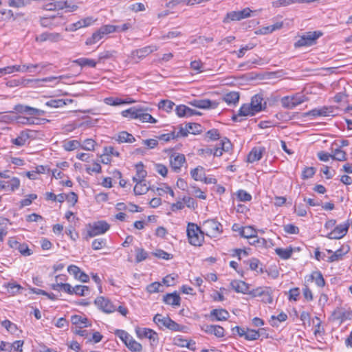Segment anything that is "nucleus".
I'll return each instance as SVG.
<instances>
[{"instance_id":"0eeeda50","label":"nucleus","mask_w":352,"mask_h":352,"mask_svg":"<svg viewBox=\"0 0 352 352\" xmlns=\"http://www.w3.org/2000/svg\"><path fill=\"white\" fill-rule=\"evenodd\" d=\"M274 289L270 287H258L252 289L249 294L252 297H262L261 301L264 303H272Z\"/></svg>"},{"instance_id":"f8f14e48","label":"nucleus","mask_w":352,"mask_h":352,"mask_svg":"<svg viewBox=\"0 0 352 352\" xmlns=\"http://www.w3.org/2000/svg\"><path fill=\"white\" fill-rule=\"evenodd\" d=\"M135 333L138 338L140 339L148 338L150 340L151 345H156L158 342V334L151 329L136 327Z\"/></svg>"},{"instance_id":"c85d7f7f","label":"nucleus","mask_w":352,"mask_h":352,"mask_svg":"<svg viewBox=\"0 0 352 352\" xmlns=\"http://www.w3.org/2000/svg\"><path fill=\"white\" fill-rule=\"evenodd\" d=\"M163 301L167 305L172 306H179L181 298L177 292H173L170 294H166L165 296H164Z\"/></svg>"},{"instance_id":"774afa93","label":"nucleus","mask_w":352,"mask_h":352,"mask_svg":"<svg viewBox=\"0 0 352 352\" xmlns=\"http://www.w3.org/2000/svg\"><path fill=\"white\" fill-rule=\"evenodd\" d=\"M8 292L12 295L19 293L20 290L23 289V287L15 283H8L7 285Z\"/></svg>"},{"instance_id":"b1692460","label":"nucleus","mask_w":352,"mask_h":352,"mask_svg":"<svg viewBox=\"0 0 352 352\" xmlns=\"http://www.w3.org/2000/svg\"><path fill=\"white\" fill-rule=\"evenodd\" d=\"M231 148V142L228 138H225L221 140L219 146L213 150V155L214 156L220 157L223 155V152H228Z\"/></svg>"},{"instance_id":"39448f33","label":"nucleus","mask_w":352,"mask_h":352,"mask_svg":"<svg viewBox=\"0 0 352 352\" xmlns=\"http://www.w3.org/2000/svg\"><path fill=\"white\" fill-rule=\"evenodd\" d=\"M110 228L109 224L104 221H98L89 224L86 239L97 235L104 234Z\"/></svg>"},{"instance_id":"7ed1b4c3","label":"nucleus","mask_w":352,"mask_h":352,"mask_svg":"<svg viewBox=\"0 0 352 352\" xmlns=\"http://www.w3.org/2000/svg\"><path fill=\"white\" fill-rule=\"evenodd\" d=\"M308 98L301 93H297L292 96H284L280 100L283 107L288 109H292L296 106L307 101Z\"/></svg>"},{"instance_id":"5fc2aeb1","label":"nucleus","mask_w":352,"mask_h":352,"mask_svg":"<svg viewBox=\"0 0 352 352\" xmlns=\"http://www.w3.org/2000/svg\"><path fill=\"white\" fill-rule=\"evenodd\" d=\"M287 319V315L284 312H281L277 316H272L270 322L273 327H275V326H278V324L276 322V320L278 322H284Z\"/></svg>"},{"instance_id":"052dcab7","label":"nucleus","mask_w":352,"mask_h":352,"mask_svg":"<svg viewBox=\"0 0 352 352\" xmlns=\"http://www.w3.org/2000/svg\"><path fill=\"white\" fill-rule=\"evenodd\" d=\"M30 3V0H8V5L13 8H22Z\"/></svg>"},{"instance_id":"f257e3e1","label":"nucleus","mask_w":352,"mask_h":352,"mask_svg":"<svg viewBox=\"0 0 352 352\" xmlns=\"http://www.w3.org/2000/svg\"><path fill=\"white\" fill-rule=\"evenodd\" d=\"M188 240L194 246H201L204 241V232L196 223H188L186 228Z\"/></svg>"},{"instance_id":"1a4fd4ad","label":"nucleus","mask_w":352,"mask_h":352,"mask_svg":"<svg viewBox=\"0 0 352 352\" xmlns=\"http://www.w3.org/2000/svg\"><path fill=\"white\" fill-rule=\"evenodd\" d=\"M252 12V11L249 8H245L239 11H232L228 12L223 19V23H228L230 21H241L250 17Z\"/></svg>"},{"instance_id":"3c124183","label":"nucleus","mask_w":352,"mask_h":352,"mask_svg":"<svg viewBox=\"0 0 352 352\" xmlns=\"http://www.w3.org/2000/svg\"><path fill=\"white\" fill-rule=\"evenodd\" d=\"M45 104L50 107L58 108L66 105L67 103L63 99H53L47 101Z\"/></svg>"},{"instance_id":"4d7b16f0","label":"nucleus","mask_w":352,"mask_h":352,"mask_svg":"<svg viewBox=\"0 0 352 352\" xmlns=\"http://www.w3.org/2000/svg\"><path fill=\"white\" fill-rule=\"evenodd\" d=\"M74 294L80 296H84L86 294V292H89V288L87 286L85 285H76L74 287Z\"/></svg>"},{"instance_id":"e2e57ef3","label":"nucleus","mask_w":352,"mask_h":352,"mask_svg":"<svg viewBox=\"0 0 352 352\" xmlns=\"http://www.w3.org/2000/svg\"><path fill=\"white\" fill-rule=\"evenodd\" d=\"M186 126L190 130V133L195 135L199 134L202 131L201 126L197 123H188L186 124Z\"/></svg>"},{"instance_id":"ddd939ff","label":"nucleus","mask_w":352,"mask_h":352,"mask_svg":"<svg viewBox=\"0 0 352 352\" xmlns=\"http://www.w3.org/2000/svg\"><path fill=\"white\" fill-rule=\"evenodd\" d=\"M350 226V221L339 224L336 226L329 233L327 234V237L330 239H340L344 236Z\"/></svg>"},{"instance_id":"680f3d73","label":"nucleus","mask_w":352,"mask_h":352,"mask_svg":"<svg viewBox=\"0 0 352 352\" xmlns=\"http://www.w3.org/2000/svg\"><path fill=\"white\" fill-rule=\"evenodd\" d=\"M107 241L104 239H96L94 240L91 244V247L94 250H99L102 248L105 247Z\"/></svg>"},{"instance_id":"9b49d317","label":"nucleus","mask_w":352,"mask_h":352,"mask_svg":"<svg viewBox=\"0 0 352 352\" xmlns=\"http://www.w3.org/2000/svg\"><path fill=\"white\" fill-rule=\"evenodd\" d=\"M43 8L50 11L66 8L67 12H73L78 8V6L67 1H58L45 4L43 6Z\"/></svg>"},{"instance_id":"58836bf2","label":"nucleus","mask_w":352,"mask_h":352,"mask_svg":"<svg viewBox=\"0 0 352 352\" xmlns=\"http://www.w3.org/2000/svg\"><path fill=\"white\" fill-rule=\"evenodd\" d=\"M232 288L236 292L245 294L248 289L247 284L242 280H234L230 283Z\"/></svg>"},{"instance_id":"603ef678","label":"nucleus","mask_w":352,"mask_h":352,"mask_svg":"<svg viewBox=\"0 0 352 352\" xmlns=\"http://www.w3.org/2000/svg\"><path fill=\"white\" fill-rule=\"evenodd\" d=\"M170 317L168 316H163L162 314H157L153 317V322L160 327L162 328L164 325L166 320H168Z\"/></svg>"},{"instance_id":"bf43d9fd","label":"nucleus","mask_w":352,"mask_h":352,"mask_svg":"<svg viewBox=\"0 0 352 352\" xmlns=\"http://www.w3.org/2000/svg\"><path fill=\"white\" fill-rule=\"evenodd\" d=\"M259 336L260 334L258 331L248 329L247 331H245L244 337L247 340H256Z\"/></svg>"},{"instance_id":"dca6fc26","label":"nucleus","mask_w":352,"mask_h":352,"mask_svg":"<svg viewBox=\"0 0 352 352\" xmlns=\"http://www.w3.org/2000/svg\"><path fill=\"white\" fill-rule=\"evenodd\" d=\"M189 104L202 109H215L219 105V102L209 99H195L190 101Z\"/></svg>"},{"instance_id":"c756f323","label":"nucleus","mask_w":352,"mask_h":352,"mask_svg":"<svg viewBox=\"0 0 352 352\" xmlns=\"http://www.w3.org/2000/svg\"><path fill=\"white\" fill-rule=\"evenodd\" d=\"M264 151V148H253L248 155V162L253 163L254 162L258 161L261 159Z\"/></svg>"},{"instance_id":"20e7f679","label":"nucleus","mask_w":352,"mask_h":352,"mask_svg":"<svg viewBox=\"0 0 352 352\" xmlns=\"http://www.w3.org/2000/svg\"><path fill=\"white\" fill-rule=\"evenodd\" d=\"M322 35V33L320 31L306 32L294 43V47L298 48L305 46H311L316 43V40Z\"/></svg>"},{"instance_id":"c9c22d12","label":"nucleus","mask_w":352,"mask_h":352,"mask_svg":"<svg viewBox=\"0 0 352 352\" xmlns=\"http://www.w3.org/2000/svg\"><path fill=\"white\" fill-rule=\"evenodd\" d=\"M73 63L82 67H89L94 68L96 66L97 62L94 59L87 58H80L73 60Z\"/></svg>"},{"instance_id":"473e14b6","label":"nucleus","mask_w":352,"mask_h":352,"mask_svg":"<svg viewBox=\"0 0 352 352\" xmlns=\"http://www.w3.org/2000/svg\"><path fill=\"white\" fill-rule=\"evenodd\" d=\"M71 322L73 324L80 328L91 326L88 319L79 315H74L71 316Z\"/></svg>"},{"instance_id":"aec40b11","label":"nucleus","mask_w":352,"mask_h":352,"mask_svg":"<svg viewBox=\"0 0 352 352\" xmlns=\"http://www.w3.org/2000/svg\"><path fill=\"white\" fill-rule=\"evenodd\" d=\"M256 113H257L253 109V107L248 104H243L239 109L238 114L233 115L232 117V120L234 122H241V120H239L238 117L239 116H253Z\"/></svg>"},{"instance_id":"ea45409f","label":"nucleus","mask_w":352,"mask_h":352,"mask_svg":"<svg viewBox=\"0 0 352 352\" xmlns=\"http://www.w3.org/2000/svg\"><path fill=\"white\" fill-rule=\"evenodd\" d=\"M65 76H50L43 78H37L35 80V86L36 87H42L44 82H52L54 81H56L57 80H61L65 78Z\"/></svg>"},{"instance_id":"cd10ccee","label":"nucleus","mask_w":352,"mask_h":352,"mask_svg":"<svg viewBox=\"0 0 352 352\" xmlns=\"http://www.w3.org/2000/svg\"><path fill=\"white\" fill-rule=\"evenodd\" d=\"M104 103L111 106H118L124 104H131L135 101L131 100L130 98L126 99H122L120 98L109 97L104 100Z\"/></svg>"},{"instance_id":"f3484780","label":"nucleus","mask_w":352,"mask_h":352,"mask_svg":"<svg viewBox=\"0 0 352 352\" xmlns=\"http://www.w3.org/2000/svg\"><path fill=\"white\" fill-rule=\"evenodd\" d=\"M185 162L186 157L184 154L174 153L170 157V164L175 172H179Z\"/></svg>"},{"instance_id":"6e6d98bb","label":"nucleus","mask_w":352,"mask_h":352,"mask_svg":"<svg viewBox=\"0 0 352 352\" xmlns=\"http://www.w3.org/2000/svg\"><path fill=\"white\" fill-rule=\"evenodd\" d=\"M331 158L338 161H345L346 160V153L340 148H336L331 155Z\"/></svg>"},{"instance_id":"79ce46f5","label":"nucleus","mask_w":352,"mask_h":352,"mask_svg":"<svg viewBox=\"0 0 352 352\" xmlns=\"http://www.w3.org/2000/svg\"><path fill=\"white\" fill-rule=\"evenodd\" d=\"M117 140L119 142H126V143H133L135 141V138L133 135L126 131H121L118 135Z\"/></svg>"},{"instance_id":"2f4dec72","label":"nucleus","mask_w":352,"mask_h":352,"mask_svg":"<svg viewBox=\"0 0 352 352\" xmlns=\"http://www.w3.org/2000/svg\"><path fill=\"white\" fill-rule=\"evenodd\" d=\"M240 235L246 239H255L257 237V232L252 226L239 228Z\"/></svg>"},{"instance_id":"4468645a","label":"nucleus","mask_w":352,"mask_h":352,"mask_svg":"<svg viewBox=\"0 0 352 352\" xmlns=\"http://www.w3.org/2000/svg\"><path fill=\"white\" fill-rule=\"evenodd\" d=\"M94 304L99 309L106 314H111L116 311V306L113 304L110 299L104 296L96 298Z\"/></svg>"},{"instance_id":"37998d69","label":"nucleus","mask_w":352,"mask_h":352,"mask_svg":"<svg viewBox=\"0 0 352 352\" xmlns=\"http://www.w3.org/2000/svg\"><path fill=\"white\" fill-rule=\"evenodd\" d=\"M163 327H166L171 331H183L185 329L184 326L180 325L174 320H173L170 318L168 320H166Z\"/></svg>"},{"instance_id":"393cba45","label":"nucleus","mask_w":352,"mask_h":352,"mask_svg":"<svg viewBox=\"0 0 352 352\" xmlns=\"http://www.w3.org/2000/svg\"><path fill=\"white\" fill-rule=\"evenodd\" d=\"M263 98L262 94H256L252 96L250 103L254 111L258 113L263 110L266 107V102L263 103Z\"/></svg>"},{"instance_id":"5701e85b","label":"nucleus","mask_w":352,"mask_h":352,"mask_svg":"<svg viewBox=\"0 0 352 352\" xmlns=\"http://www.w3.org/2000/svg\"><path fill=\"white\" fill-rule=\"evenodd\" d=\"M349 246H346V247L342 246L340 248H339L338 250H337L336 251H335L334 252H333V251L331 250H327V252L329 254H332L331 256H329L328 258L327 261L329 263H333L335 261H340L342 258L343 256L345 255L349 252Z\"/></svg>"},{"instance_id":"8fccbe9b","label":"nucleus","mask_w":352,"mask_h":352,"mask_svg":"<svg viewBox=\"0 0 352 352\" xmlns=\"http://www.w3.org/2000/svg\"><path fill=\"white\" fill-rule=\"evenodd\" d=\"M136 256H135V261L137 263H140L148 258V253L144 250L143 248H137L135 250Z\"/></svg>"},{"instance_id":"6ab92c4d","label":"nucleus","mask_w":352,"mask_h":352,"mask_svg":"<svg viewBox=\"0 0 352 352\" xmlns=\"http://www.w3.org/2000/svg\"><path fill=\"white\" fill-rule=\"evenodd\" d=\"M23 345V340H16L13 343L10 344L5 341L0 342V350L3 351L12 352V350L15 351H22V347Z\"/></svg>"},{"instance_id":"9d476101","label":"nucleus","mask_w":352,"mask_h":352,"mask_svg":"<svg viewBox=\"0 0 352 352\" xmlns=\"http://www.w3.org/2000/svg\"><path fill=\"white\" fill-rule=\"evenodd\" d=\"M157 50V47L155 45L146 46L142 48L133 50L131 53L129 58L130 59V61L133 63H138L140 60L144 58L148 54L156 51Z\"/></svg>"},{"instance_id":"bb28decb","label":"nucleus","mask_w":352,"mask_h":352,"mask_svg":"<svg viewBox=\"0 0 352 352\" xmlns=\"http://www.w3.org/2000/svg\"><path fill=\"white\" fill-rule=\"evenodd\" d=\"M30 138V131L25 130L20 132L19 135L11 140V142L18 147L24 146Z\"/></svg>"},{"instance_id":"e433bc0d","label":"nucleus","mask_w":352,"mask_h":352,"mask_svg":"<svg viewBox=\"0 0 352 352\" xmlns=\"http://www.w3.org/2000/svg\"><path fill=\"white\" fill-rule=\"evenodd\" d=\"M275 252L281 259L287 260L291 257L293 248L291 246L285 249L277 248L275 249Z\"/></svg>"},{"instance_id":"72a5a7b5","label":"nucleus","mask_w":352,"mask_h":352,"mask_svg":"<svg viewBox=\"0 0 352 352\" xmlns=\"http://www.w3.org/2000/svg\"><path fill=\"white\" fill-rule=\"evenodd\" d=\"M223 100L228 104L236 105L239 100V94L236 91H231L223 96Z\"/></svg>"},{"instance_id":"412c9836","label":"nucleus","mask_w":352,"mask_h":352,"mask_svg":"<svg viewBox=\"0 0 352 352\" xmlns=\"http://www.w3.org/2000/svg\"><path fill=\"white\" fill-rule=\"evenodd\" d=\"M62 36L60 33L43 32L36 37V41L38 42H58L62 40Z\"/></svg>"},{"instance_id":"c03bdc74","label":"nucleus","mask_w":352,"mask_h":352,"mask_svg":"<svg viewBox=\"0 0 352 352\" xmlns=\"http://www.w3.org/2000/svg\"><path fill=\"white\" fill-rule=\"evenodd\" d=\"M140 109L131 107L122 111L121 114L123 117L129 118L131 119H138Z\"/></svg>"},{"instance_id":"a18cd8bd","label":"nucleus","mask_w":352,"mask_h":352,"mask_svg":"<svg viewBox=\"0 0 352 352\" xmlns=\"http://www.w3.org/2000/svg\"><path fill=\"white\" fill-rule=\"evenodd\" d=\"M138 119H140L142 122H157V120L155 118H154L151 114L144 112V111L142 109H140V112L139 113Z\"/></svg>"},{"instance_id":"2eb2a0df","label":"nucleus","mask_w":352,"mask_h":352,"mask_svg":"<svg viewBox=\"0 0 352 352\" xmlns=\"http://www.w3.org/2000/svg\"><path fill=\"white\" fill-rule=\"evenodd\" d=\"M65 21L64 18L61 15H52L41 17L40 23L45 28H54L63 24Z\"/></svg>"},{"instance_id":"69168bd1","label":"nucleus","mask_w":352,"mask_h":352,"mask_svg":"<svg viewBox=\"0 0 352 352\" xmlns=\"http://www.w3.org/2000/svg\"><path fill=\"white\" fill-rule=\"evenodd\" d=\"M237 198L241 201H248L252 199L250 194L244 190H239L236 193Z\"/></svg>"},{"instance_id":"7c9ffc66","label":"nucleus","mask_w":352,"mask_h":352,"mask_svg":"<svg viewBox=\"0 0 352 352\" xmlns=\"http://www.w3.org/2000/svg\"><path fill=\"white\" fill-rule=\"evenodd\" d=\"M136 174L133 177V181H142L144 180V178L147 175V172L144 170V166L142 162H139L135 166Z\"/></svg>"},{"instance_id":"4be33fe9","label":"nucleus","mask_w":352,"mask_h":352,"mask_svg":"<svg viewBox=\"0 0 352 352\" xmlns=\"http://www.w3.org/2000/svg\"><path fill=\"white\" fill-rule=\"evenodd\" d=\"M229 317V312L224 309H214L210 313V318L212 321H225Z\"/></svg>"},{"instance_id":"de8ad7c7","label":"nucleus","mask_w":352,"mask_h":352,"mask_svg":"<svg viewBox=\"0 0 352 352\" xmlns=\"http://www.w3.org/2000/svg\"><path fill=\"white\" fill-rule=\"evenodd\" d=\"M81 144L78 140H69L64 142L63 144V148L67 151H74L78 147H80Z\"/></svg>"},{"instance_id":"423d86ee","label":"nucleus","mask_w":352,"mask_h":352,"mask_svg":"<svg viewBox=\"0 0 352 352\" xmlns=\"http://www.w3.org/2000/svg\"><path fill=\"white\" fill-rule=\"evenodd\" d=\"M204 234L210 237H215L222 232V226L214 219H208L202 223Z\"/></svg>"},{"instance_id":"f03ea898","label":"nucleus","mask_w":352,"mask_h":352,"mask_svg":"<svg viewBox=\"0 0 352 352\" xmlns=\"http://www.w3.org/2000/svg\"><path fill=\"white\" fill-rule=\"evenodd\" d=\"M114 334L118 337L126 346V347L133 352H141L142 346L138 342L133 338L126 331L122 329H116Z\"/></svg>"},{"instance_id":"a878e982","label":"nucleus","mask_w":352,"mask_h":352,"mask_svg":"<svg viewBox=\"0 0 352 352\" xmlns=\"http://www.w3.org/2000/svg\"><path fill=\"white\" fill-rule=\"evenodd\" d=\"M20 184V179L18 177H12L8 181L3 180V185L5 186L3 190L13 192L19 188Z\"/></svg>"},{"instance_id":"09e8293b","label":"nucleus","mask_w":352,"mask_h":352,"mask_svg":"<svg viewBox=\"0 0 352 352\" xmlns=\"http://www.w3.org/2000/svg\"><path fill=\"white\" fill-rule=\"evenodd\" d=\"M294 3H299V0H277L272 2L274 8L287 7Z\"/></svg>"},{"instance_id":"0e129e2a","label":"nucleus","mask_w":352,"mask_h":352,"mask_svg":"<svg viewBox=\"0 0 352 352\" xmlns=\"http://www.w3.org/2000/svg\"><path fill=\"white\" fill-rule=\"evenodd\" d=\"M17 250L23 256H30L32 254V251L28 248V245L25 243H21L18 247Z\"/></svg>"},{"instance_id":"a19ab883","label":"nucleus","mask_w":352,"mask_h":352,"mask_svg":"<svg viewBox=\"0 0 352 352\" xmlns=\"http://www.w3.org/2000/svg\"><path fill=\"white\" fill-rule=\"evenodd\" d=\"M104 36V32L102 31L100 28L95 32L92 36L88 38L85 42L86 45H93L100 40H101Z\"/></svg>"},{"instance_id":"f704fd0d","label":"nucleus","mask_w":352,"mask_h":352,"mask_svg":"<svg viewBox=\"0 0 352 352\" xmlns=\"http://www.w3.org/2000/svg\"><path fill=\"white\" fill-rule=\"evenodd\" d=\"M135 182L136 184L134 186L133 191L137 195L146 194L150 189V187L146 184L145 180L137 181Z\"/></svg>"},{"instance_id":"4c0bfd02","label":"nucleus","mask_w":352,"mask_h":352,"mask_svg":"<svg viewBox=\"0 0 352 352\" xmlns=\"http://www.w3.org/2000/svg\"><path fill=\"white\" fill-rule=\"evenodd\" d=\"M191 177L195 181H201L202 182L205 175V169L204 167L201 166H198L195 168L191 170L190 171Z\"/></svg>"},{"instance_id":"13d9d810","label":"nucleus","mask_w":352,"mask_h":352,"mask_svg":"<svg viewBox=\"0 0 352 352\" xmlns=\"http://www.w3.org/2000/svg\"><path fill=\"white\" fill-rule=\"evenodd\" d=\"M190 108L184 104L178 105L175 108V112L179 117H188V111Z\"/></svg>"},{"instance_id":"49530a36","label":"nucleus","mask_w":352,"mask_h":352,"mask_svg":"<svg viewBox=\"0 0 352 352\" xmlns=\"http://www.w3.org/2000/svg\"><path fill=\"white\" fill-rule=\"evenodd\" d=\"M311 278L315 281L316 284L320 287H322L325 285V281L323 278L322 273L319 271H315L312 272Z\"/></svg>"},{"instance_id":"338daca9","label":"nucleus","mask_w":352,"mask_h":352,"mask_svg":"<svg viewBox=\"0 0 352 352\" xmlns=\"http://www.w3.org/2000/svg\"><path fill=\"white\" fill-rule=\"evenodd\" d=\"M96 142L92 139H86L80 147L86 151H94Z\"/></svg>"},{"instance_id":"864d4df0","label":"nucleus","mask_w":352,"mask_h":352,"mask_svg":"<svg viewBox=\"0 0 352 352\" xmlns=\"http://www.w3.org/2000/svg\"><path fill=\"white\" fill-rule=\"evenodd\" d=\"M174 106H175V103L173 102H172L170 100H161L158 105L160 109H162L167 112L170 111L173 109Z\"/></svg>"},{"instance_id":"6e6552de","label":"nucleus","mask_w":352,"mask_h":352,"mask_svg":"<svg viewBox=\"0 0 352 352\" xmlns=\"http://www.w3.org/2000/svg\"><path fill=\"white\" fill-rule=\"evenodd\" d=\"M335 116V108L332 106H323L303 113V117H327Z\"/></svg>"},{"instance_id":"a211bd4d","label":"nucleus","mask_w":352,"mask_h":352,"mask_svg":"<svg viewBox=\"0 0 352 352\" xmlns=\"http://www.w3.org/2000/svg\"><path fill=\"white\" fill-rule=\"evenodd\" d=\"M201 330L208 334H213L217 338H223L225 336L224 329L215 324H204L201 327Z\"/></svg>"}]
</instances>
